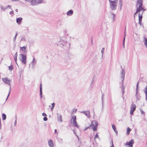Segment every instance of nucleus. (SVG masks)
<instances>
[{
	"label": "nucleus",
	"instance_id": "bb28decb",
	"mask_svg": "<svg viewBox=\"0 0 147 147\" xmlns=\"http://www.w3.org/2000/svg\"><path fill=\"white\" fill-rule=\"evenodd\" d=\"M131 131V129L129 128L128 127L127 129V132L126 134L127 135H128L129 134L130 131Z\"/></svg>",
	"mask_w": 147,
	"mask_h": 147
},
{
	"label": "nucleus",
	"instance_id": "9d476101",
	"mask_svg": "<svg viewBox=\"0 0 147 147\" xmlns=\"http://www.w3.org/2000/svg\"><path fill=\"white\" fill-rule=\"evenodd\" d=\"M136 106L135 104L132 103L131 105V109L130 111V114L132 115L133 114L134 111L136 109Z\"/></svg>",
	"mask_w": 147,
	"mask_h": 147
},
{
	"label": "nucleus",
	"instance_id": "4468645a",
	"mask_svg": "<svg viewBox=\"0 0 147 147\" xmlns=\"http://www.w3.org/2000/svg\"><path fill=\"white\" fill-rule=\"evenodd\" d=\"M81 113L84 114L89 118L90 117V112L88 111H83L81 112Z\"/></svg>",
	"mask_w": 147,
	"mask_h": 147
},
{
	"label": "nucleus",
	"instance_id": "0e129e2a",
	"mask_svg": "<svg viewBox=\"0 0 147 147\" xmlns=\"http://www.w3.org/2000/svg\"><path fill=\"white\" fill-rule=\"evenodd\" d=\"M126 28L125 27V31H124V32H126Z\"/></svg>",
	"mask_w": 147,
	"mask_h": 147
},
{
	"label": "nucleus",
	"instance_id": "412c9836",
	"mask_svg": "<svg viewBox=\"0 0 147 147\" xmlns=\"http://www.w3.org/2000/svg\"><path fill=\"white\" fill-rule=\"evenodd\" d=\"M146 95V100L147 101V86L144 88V90Z\"/></svg>",
	"mask_w": 147,
	"mask_h": 147
},
{
	"label": "nucleus",
	"instance_id": "a878e982",
	"mask_svg": "<svg viewBox=\"0 0 147 147\" xmlns=\"http://www.w3.org/2000/svg\"><path fill=\"white\" fill-rule=\"evenodd\" d=\"M94 77H93L92 79V81L91 82V84H90V86L92 88L93 87V85L94 84Z\"/></svg>",
	"mask_w": 147,
	"mask_h": 147
},
{
	"label": "nucleus",
	"instance_id": "37998d69",
	"mask_svg": "<svg viewBox=\"0 0 147 147\" xmlns=\"http://www.w3.org/2000/svg\"><path fill=\"white\" fill-rule=\"evenodd\" d=\"M141 113L142 114H144V112L142 110H140Z\"/></svg>",
	"mask_w": 147,
	"mask_h": 147
},
{
	"label": "nucleus",
	"instance_id": "f03ea898",
	"mask_svg": "<svg viewBox=\"0 0 147 147\" xmlns=\"http://www.w3.org/2000/svg\"><path fill=\"white\" fill-rule=\"evenodd\" d=\"M58 42V44L61 47L65 46H69L70 45V43L67 42L66 40L64 38L60 37Z\"/></svg>",
	"mask_w": 147,
	"mask_h": 147
},
{
	"label": "nucleus",
	"instance_id": "393cba45",
	"mask_svg": "<svg viewBox=\"0 0 147 147\" xmlns=\"http://www.w3.org/2000/svg\"><path fill=\"white\" fill-rule=\"evenodd\" d=\"M2 119L3 120H5L6 119V115L4 114L3 113L2 114Z\"/></svg>",
	"mask_w": 147,
	"mask_h": 147
},
{
	"label": "nucleus",
	"instance_id": "39448f33",
	"mask_svg": "<svg viewBox=\"0 0 147 147\" xmlns=\"http://www.w3.org/2000/svg\"><path fill=\"white\" fill-rule=\"evenodd\" d=\"M98 125V123L96 121H93L91 122V125H90L93 131H96Z\"/></svg>",
	"mask_w": 147,
	"mask_h": 147
},
{
	"label": "nucleus",
	"instance_id": "6e6d98bb",
	"mask_svg": "<svg viewBox=\"0 0 147 147\" xmlns=\"http://www.w3.org/2000/svg\"><path fill=\"white\" fill-rule=\"evenodd\" d=\"M16 119L15 122L14 123V125L15 126H16Z\"/></svg>",
	"mask_w": 147,
	"mask_h": 147
},
{
	"label": "nucleus",
	"instance_id": "0eeeda50",
	"mask_svg": "<svg viewBox=\"0 0 147 147\" xmlns=\"http://www.w3.org/2000/svg\"><path fill=\"white\" fill-rule=\"evenodd\" d=\"M71 124L77 127H78L79 126L77 125V123L76 120V115L72 116L71 121Z\"/></svg>",
	"mask_w": 147,
	"mask_h": 147
},
{
	"label": "nucleus",
	"instance_id": "c9c22d12",
	"mask_svg": "<svg viewBox=\"0 0 147 147\" xmlns=\"http://www.w3.org/2000/svg\"><path fill=\"white\" fill-rule=\"evenodd\" d=\"M138 90H136V93L135 96H136L137 98L138 97Z\"/></svg>",
	"mask_w": 147,
	"mask_h": 147
},
{
	"label": "nucleus",
	"instance_id": "c03bdc74",
	"mask_svg": "<svg viewBox=\"0 0 147 147\" xmlns=\"http://www.w3.org/2000/svg\"><path fill=\"white\" fill-rule=\"evenodd\" d=\"M126 36V32H124V37L123 39H124V40H125V37Z\"/></svg>",
	"mask_w": 147,
	"mask_h": 147
},
{
	"label": "nucleus",
	"instance_id": "6ab92c4d",
	"mask_svg": "<svg viewBox=\"0 0 147 147\" xmlns=\"http://www.w3.org/2000/svg\"><path fill=\"white\" fill-rule=\"evenodd\" d=\"M73 13V11L72 10H70L67 12L66 14L67 16H71Z\"/></svg>",
	"mask_w": 147,
	"mask_h": 147
},
{
	"label": "nucleus",
	"instance_id": "4c0bfd02",
	"mask_svg": "<svg viewBox=\"0 0 147 147\" xmlns=\"http://www.w3.org/2000/svg\"><path fill=\"white\" fill-rule=\"evenodd\" d=\"M125 41L124 40V39H123V48H125Z\"/></svg>",
	"mask_w": 147,
	"mask_h": 147
},
{
	"label": "nucleus",
	"instance_id": "3c124183",
	"mask_svg": "<svg viewBox=\"0 0 147 147\" xmlns=\"http://www.w3.org/2000/svg\"><path fill=\"white\" fill-rule=\"evenodd\" d=\"M77 109H74V110H73V112H75V113H76L77 111Z\"/></svg>",
	"mask_w": 147,
	"mask_h": 147
},
{
	"label": "nucleus",
	"instance_id": "6e6552de",
	"mask_svg": "<svg viewBox=\"0 0 147 147\" xmlns=\"http://www.w3.org/2000/svg\"><path fill=\"white\" fill-rule=\"evenodd\" d=\"M20 56L21 57V58H20V59L21 60L22 62L24 64H26V56L25 54H21L20 55Z\"/></svg>",
	"mask_w": 147,
	"mask_h": 147
},
{
	"label": "nucleus",
	"instance_id": "bf43d9fd",
	"mask_svg": "<svg viewBox=\"0 0 147 147\" xmlns=\"http://www.w3.org/2000/svg\"><path fill=\"white\" fill-rule=\"evenodd\" d=\"M1 122L0 121V129H1Z\"/></svg>",
	"mask_w": 147,
	"mask_h": 147
},
{
	"label": "nucleus",
	"instance_id": "864d4df0",
	"mask_svg": "<svg viewBox=\"0 0 147 147\" xmlns=\"http://www.w3.org/2000/svg\"><path fill=\"white\" fill-rule=\"evenodd\" d=\"M116 134L117 135V130L116 129L115 130H114Z\"/></svg>",
	"mask_w": 147,
	"mask_h": 147
},
{
	"label": "nucleus",
	"instance_id": "72a5a7b5",
	"mask_svg": "<svg viewBox=\"0 0 147 147\" xmlns=\"http://www.w3.org/2000/svg\"><path fill=\"white\" fill-rule=\"evenodd\" d=\"M22 41H26V40L24 36L21 39Z\"/></svg>",
	"mask_w": 147,
	"mask_h": 147
},
{
	"label": "nucleus",
	"instance_id": "2eb2a0df",
	"mask_svg": "<svg viewBox=\"0 0 147 147\" xmlns=\"http://www.w3.org/2000/svg\"><path fill=\"white\" fill-rule=\"evenodd\" d=\"M22 19V18L21 17L17 18L16 19V21L17 23L18 24L20 25L21 23Z\"/></svg>",
	"mask_w": 147,
	"mask_h": 147
},
{
	"label": "nucleus",
	"instance_id": "5fc2aeb1",
	"mask_svg": "<svg viewBox=\"0 0 147 147\" xmlns=\"http://www.w3.org/2000/svg\"><path fill=\"white\" fill-rule=\"evenodd\" d=\"M16 37H14L13 38V41L14 42H15L16 40Z\"/></svg>",
	"mask_w": 147,
	"mask_h": 147
},
{
	"label": "nucleus",
	"instance_id": "79ce46f5",
	"mask_svg": "<svg viewBox=\"0 0 147 147\" xmlns=\"http://www.w3.org/2000/svg\"><path fill=\"white\" fill-rule=\"evenodd\" d=\"M7 8H10L11 10H12V9L11 7V6L10 5H7Z\"/></svg>",
	"mask_w": 147,
	"mask_h": 147
},
{
	"label": "nucleus",
	"instance_id": "c756f323",
	"mask_svg": "<svg viewBox=\"0 0 147 147\" xmlns=\"http://www.w3.org/2000/svg\"><path fill=\"white\" fill-rule=\"evenodd\" d=\"M104 50H105L104 48H102V50L101 51V53L102 54V57L103 56Z\"/></svg>",
	"mask_w": 147,
	"mask_h": 147
},
{
	"label": "nucleus",
	"instance_id": "dca6fc26",
	"mask_svg": "<svg viewBox=\"0 0 147 147\" xmlns=\"http://www.w3.org/2000/svg\"><path fill=\"white\" fill-rule=\"evenodd\" d=\"M48 144L50 147H54V143L51 140H50L48 142Z\"/></svg>",
	"mask_w": 147,
	"mask_h": 147
},
{
	"label": "nucleus",
	"instance_id": "680f3d73",
	"mask_svg": "<svg viewBox=\"0 0 147 147\" xmlns=\"http://www.w3.org/2000/svg\"><path fill=\"white\" fill-rule=\"evenodd\" d=\"M17 35H18V33H17V32L15 35V37H16L17 36Z\"/></svg>",
	"mask_w": 147,
	"mask_h": 147
},
{
	"label": "nucleus",
	"instance_id": "5701e85b",
	"mask_svg": "<svg viewBox=\"0 0 147 147\" xmlns=\"http://www.w3.org/2000/svg\"><path fill=\"white\" fill-rule=\"evenodd\" d=\"M104 96V94L102 93L101 96V99L102 102V110H103V98Z\"/></svg>",
	"mask_w": 147,
	"mask_h": 147
},
{
	"label": "nucleus",
	"instance_id": "052dcab7",
	"mask_svg": "<svg viewBox=\"0 0 147 147\" xmlns=\"http://www.w3.org/2000/svg\"><path fill=\"white\" fill-rule=\"evenodd\" d=\"M54 131L55 133H56L57 132V130L56 129H55Z\"/></svg>",
	"mask_w": 147,
	"mask_h": 147
},
{
	"label": "nucleus",
	"instance_id": "423d86ee",
	"mask_svg": "<svg viewBox=\"0 0 147 147\" xmlns=\"http://www.w3.org/2000/svg\"><path fill=\"white\" fill-rule=\"evenodd\" d=\"M110 5V8L112 10H115L117 7V2L116 1H109Z\"/></svg>",
	"mask_w": 147,
	"mask_h": 147
},
{
	"label": "nucleus",
	"instance_id": "603ef678",
	"mask_svg": "<svg viewBox=\"0 0 147 147\" xmlns=\"http://www.w3.org/2000/svg\"><path fill=\"white\" fill-rule=\"evenodd\" d=\"M141 21H142L141 20H140H140H139L138 23L140 25H141Z\"/></svg>",
	"mask_w": 147,
	"mask_h": 147
},
{
	"label": "nucleus",
	"instance_id": "f704fd0d",
	"mask_svg": "<svg viewBox=\"0 0 147 147\" xmlns=\"http://www.w3.org/2000/svg\"><path fill=\"white\" fill-rule=\"evenodd\" d=\"M138 83L139 82H138L136 85V90H138Z\"/></svg>",
	"mask_w": 147,
	"mask_h": 147
},
{
	"label": "nucleus",
	"instance_id": "69168bd1",
	"mask_svg": "<svg viewBox=\"0 0 147 147\" xmlns=\"http://www.w3.org/2000/svg\"><path fill=\"white\" fill-rule=\"evenodd\" d=\"M1 139H3L2 136H1Z\"/></svg>",
	"mask_w": 147,
	"mask_h": 147
},
{
	"label": "nucleus",
	"instance_id": "49530a36",
	"mask_svg": "<svg viewBox=\"0 0 147 147\" xmlns=\"http://www.w3.org/2000/svg\"><path fill=\"white\" fill-rule=\"evenodd\" d=\"M55 103H52V104H51V105H52V107H54V106H55Z\"/></svg>",
	"mask_w": 147,
	"mask_h": 147
},
{
	"label": "nucleus",
	"instance_id": "a19ab883",
	"mask_svg": "<svg viewBox=\"0 0 147 147\" xmlns=\"http://www.w3.org/2000/svg\"><path fill=\"white\" fill-rule=\"evenodd\" d=\"M42 115L43 116H44L45 117L47 116V115H46V114L45 113H42Z\"/></svg>",
	"mask_w": 147,
	"mask_h": 147
},
{
	"label": "nucleus",
	"instance_id": "4be33fe9",
	"mask_svg": "<svg viewBox=\"0 0 147 147\" xmlns=\"http://www.w3.org/2000/svg\"><path fill=\"white\" fill-rule=\"evenodd\" d=\"M144 43L145 46L147 48V38L144 37Z\"/></svg>",
	"mask_w": 147,
	"mask_h": 147
},
{
	"label": "nucleus",
	"instance_id": "a211bd4d",
	"mask_svg": "<svg viewBox=\"0 0 147 147\" xmlns=\"http://www.w3.org/2000/svg\"><path fill=\"white\" fill-rule=\"evenodd\" d=\"M57 115L58 121L60 122H62V116L60 115H59L58 113H57Z\"/></svg>",
	"mask_w": 147,
	"mask_h": 147
},
{
	"label": "nucleus",
	"instance_id": "e433bc0d",
	"mask_svg": "<svg viewBox=\"0 0 147 147\" xmlns=\"http://www.w3.org/2000/svg\"><path fill=\"white\" fill-rule=\"evenodd\" d=\"M112 126L113 130H115L116 129L115 126L114 125H112Z\"/></svg>",
	"mask_w": 147,
	"mask_h": 147
},
{
	"label": "nucleus",
	"instance_id": "58836bf2",
	"mask_svg": "<svg viewBox=\"0 0 147 147\" xmlns=\"http://www.w3.org/2000/svg\"><path fill=\"white\" fill-rule=\"evenodd\" d=\"M111 144H112L111 147H114V144H113V140L112 139H111Z\"/></svg>",
	"mask_w": 147,
	"mask_h": 147
},
{
	"label": "nucleus",
	"instance_id": "c85d7f7f",
	"mask_svg": "<svg viewBox=\"0 0 147 147\" xmlns=\"http://www.w3.org/2000/svg\"><path fill=\"white\" fill-rule=\"evenodd\" d=\"M9 69L10 71H11L13 69V66L11 65L9 66Z\"/></svg>",
	"mask_w": 147,
	"mask_h": 147
},
{
	"label": "nucleus",
	"instance_id": "f3484780",
	"mask_svg": "<svg viewBox=\"0 0 147 147\" xmlns=\"http://www.w3.org/2000/svg\"><path fill=\"white\" fill-rule=\"evenodd\" d=\"M42 86L41 84H40V95L41 98L42 97Z\"/></svg>",
	"mask_w": 147,
	"mask_h": 147
},
{
	"label": "nucleus",
	"instance_id": "e2e57ef3",
	"mask_svg": "<svg viewBox=\"0 0 147 147\" xmlns=\"http://www.w3.org/2000/svg\"><path fill=\"white\" fill-rule=\"evenodd\" d=\"M16 12H18V10L17 9H16Z\"/></svg>",
	"mask_w": 147,
	"mask_h": 147
},
{
	"label": "nucleus",
	"instance_id": "8fccbe9b",
	"mask_svg": "<svg viewBox=\"0 0 147 147\" xmlns=\"http://www.w3.org/2000/svg\"><path fill=\"white\" fill-rule=\"evenodd\" d=\"M90 126L86 127L84 130V131H85L87 130L88 129L90 128Z\"/></svg>",
	"mask_w": 147,
	"mask_h": 147
},
{
	"label": "nucleus",
	"instance_id": "4d7b16f0",
	"mask_svg": "<svg viewBox=\"0 0 147 147\" xmlns=\"http://www.w3.org/2000/svg\"><path fill=\"white\" fill-rule=\"evenodd\" d=\"M54 107H51V110L52 111H53V109H54Z\"/></svg>",
	"mask_w": 147,
	"mask_h": 147
},
{
	"label": "nucleus",
	"instance_id": "774afa93",
	"mask_svg": "<svg viewBox=\"0 0 147 147\" xmlns=\"http://www.w3.org/2000/svg\"><path fill=\"white\" fill-rule=\"evenodd\" d=\"M135 35H137V34H136V33H135Z\"/></svg>",
	"mask_w": 147,
	"mask_h": 147
},
{
	"label": "nucleus",
	"instance_id": "f257e3e1",
	"mask_svg": "<svg viewBox=\"0 0 147 147\" xmlns=\"http://www.w3.org/2000/svg\"><path fill=\"white\" fill-rule=\"evenodd\" d=\"M143 1H137V3L136 5L137 9L136 12L134 14V18H135V15L138 12L139 13L138 20H142V15L144 11L146 10L143 7Z\"/></svg>",
	"mask_w": 147,
	"mask_h": 147
},
{
	"label": "nucleus",
	"instance_id": "f8f14e48",
	"mask_svg": "<svg viewBox=\"0 0 147 147\" xmlns=\"http://www.w3.org/2000/svg\"><path fill=\"white\" fill-rule=\"evenodd\" d=\"M36 60L35 58H33L32 60L31 61L30 64L32 66V68L34 69L36 66Z\"/></svg>",
	"mask_w": 147,
	"mask_h": 147
},
{
	"label": "nucleus",
	"instance_id": "338daca9",
	"mask_svg": "<svg viewBox=\"0 0 147 147\" xmlns=\"http://www.w3.org/2000/svg\"><path fill=\"white\" fill-rule=\"evenodd\" d=\"M0 121H1V118H0Z\"/></svg>",
	"mask_w": 147,
	"mask_h": 147
},
{
	"label": "nucleus",
	"instance_id": "473e14b6",
	"mask_svg": "<svg viewBox=\"0 0 147 147\" xmlns=\"http://www.w3.org/2000/svg\"><path fill=\"white\" fill-rule=\"evenodd\" d=\"M57 140L59 142L61 143L63 141V139L62 138H57Z\"/></svg>",
	"mask_w": 147,
	"mask_h": 147
},
{
	"label": "nucleus",
	"instance_id": "ddd939ff",
	"mask_svg": "<svg viewBox=\"0 0 147 147\" xmlns=\"http://www.w3.org/2000/svg\"><path fill=\"white\" fill-rule=\"evenodd\" d=\"M0 8L1 9V11H5L7 9V5L3 3L2 4H0Z\"/></svg>",
	"mask_w": 147,
	"mask_h": 147
},
{
	"label": "nucleus",
	"instance_id": "a18cd8bd",
	"mask_svg": "<svg viewBox=\"0 0 147 147\" xmlns=\"http://www.w3.org/2000/svg\"><path fill=\"white\" fill-rule=\"evenodd\" d=\"M18 56V54L16 52V53L14 55V57H17Z\"/></svg>",
	"mask_w": 147,
	"mask_h": 147
},
{
	"label": "nucleus",
	"instance_id": "7ed1b4c3",
	"mask_svg": "<svg viewBox=\"0 0 147 147\" xmlns=\"http://www.w3.org/2000/svg\"><path fill=\"white\" fill-rule=\"evenodd\" d=\"M2 80L3 82H4L6 84H7L8 85L10 86V88L9 90V93L8 94L7 96V98L6 99V101L8 99V98L11 92V87L10 85V82H11V80L7 78H3L2 79Z\"/></svg>",
	"mask_w": 147,
	"mask_h": 147
},
{
	"label": "nucleus",
	"instance_id": "20e7f679",
	"mask_svg": "<svg viewBox=\"0 0 147 147\" xmlns=\"http://www.w3.org/2000/svg\"><path fill=\"white\" fill-rule=\"evenodd\" d=\"M30 3L32 5H37L41 3H45V2L44 1H26Z\"/></svg>",
	"mask_w": 147,
	"mask_h": 147
},
{
	"label": "nucleus",
	"instance_id": "cd10ccee",
	"mask_svg": "<svg viewBox=\"0 0 147 147\" xmlns=\"http://www.w3.org/2000/svg\"><path fill=\"white\" fill-rule=\"evenodd\" d=\"M119 5L120 6V9L121 10V7H122V1H119Z\"/></svg>",
	"mask_w": 147,
	"mask_h": 147
},
{
	"label": "nucleus",
	"instance_id": "aec40b11",
	"mask_svg": "<svg viewBox=\"0 0 147 147\" xmlns=\"http://www.w3.org/2000/svg\"><path fill=\"white\" fill-rule=\"evenodd\" d=\"M26 47L25 46H23V47H20V49L23 51V53H26Z\"/></svg>",
	"mask_w": 147,
	"mask_h": 147
},
{
	"label": "nucleus",
	"instance_id": "de8ad7c7",
	"mask_svg": "<svg viewBox=\"0 0 147 147\" xmlns=\"http://www.w3.org/2000/svg\"><path fill=\"white\" fill-rule=\"evenodd\" d=\"M14 60L16 62V63H17V57H14Z\"/></svg>",
	"mask_w": 147,
	"mask_h": 147
},
{
	"label": "nucleus",
	"instance_id": "9b49d317",
	"mask_svg": "<svg viewBox=\"0 0 147 147\" xmlns=\"http://www.w3.org/2000/svg\"><path fill=\"white\" fill-rule=\"evenodd\" d=\"M134 143V142L133 139H131L129 142H127L125 144V145L128 146V147H133V145Z\"/></svg>",
	"mask_w": 147,
	"mask_h": 147
},
{
	"label": "nucleus",
	"instance_id": "ea45409f",
	"mask_svg": "<svg viewBox=\"0 0 147 147\" xmlns=\"http://www.w3.org/2000/svg\"><path fill=\"white\" fill-rule=\"evenodd\" d=\"M43 120L45 121H46L48 119L46 117H44L43 118Z\"/></svg>",
	"mask_w": 147,
	"mask_h": 147
},
{
	"label": "nucleus",
	"instance_id": "1a4fd4ad",
	"mask_svg": "<svg viewBox=\"0 0 147 147\" xmlns=\"http://www.w3.org/2000/svg\"><path fill=\"white\" fill-rule=\"evenodd\" d=\"M121 78L122 79V85L121 86L122 90H124V87L123 86V81L125 78V71L124 70H122V71L121 73Z\"/></svg>",
	"mask_w": 147,
	"mask_h": 147
},
{
	"label": "nucleus",
	"instance_id": "b1692460",
	"mask_svg": "<svg viewBox=\"0 0 147 147\" xmlns=\"http://www.w3.org/2000/svg\"><path fill=\"white\" fill-rule=\"evenodd\" d=\"M110 16L113 17V21H114L115 20V15L114 14L111 13H110Z\"/></svg>",
	"mask_w": 147,
	"mask_h": 147
},
{
	"label": "nucleus",
	"instance_id": "09e8293b",
	"mask_svg": "<svg viewBox=\"0 0 147 147\" xmlns=\"http://www.w3.org/2000/svg\"><path fill=\"white\" fill-rule=\"evenodd\" d=\"M74 134L76 135V136L77 137V138H78V136H77V135L76 134V132H75L74 130Z\"/></svg>",
	"mask_w": 147,
	"mask_h": 147
},
{
	"label": "nucleus",
	"instance_id": "2f4dec72",
	"mask_svg": "<svg viewBox=\"0 0 147 147\" xmlns=\"http://www.w3.org/2000/svg\"><path fill=\"white\" fill-rule=\"evenodd\" d=\"M12 10L11 11H10L9 12V13L10 15H11L12 16L14 15V14L13 13V11L12 10Z\"/></svg>",
	"mask_w": 147,
	"mask_h": 147
},
{
	"label": "nucleus",
	"instance_id": "7c9ffc66",
	"mask_svg": "<svg viewBox=\"0 0 147 147\" xmlns=\"http://www.w3.org/2000/svg\"><path fill=\"white\" fill-rule=\"evenodd\" d=\"M96 138H99V137H98V134H96L95 136L94 137V141H95V139H96Z\"/></svg>",
	"mask_w": 147,
	"mask_h": 147
},
{
	"label": "nucleus",
	"instance_id": "13d9d810",
	"mask_svg": "<svg viewBox=\"0 0 147 147\" xmlns=\"http://www.w3.org/2000/svg\"><path fill=\"white\" fill-rule=\"evenodd\" d=\"M122 90V94H124L125 91H124V90Z\"/></svg>",
	"mask_w": 147,
	"mask_h": 147
}]
</instances>
